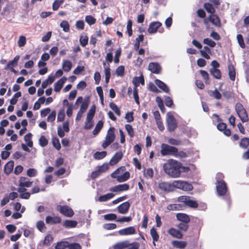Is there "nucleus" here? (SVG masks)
Returning <instances> with one entry per match:
<instances>
[{"label":"nucleus","mask_w":249,"mask_h":249,"mask_svg":"<svg viewBox=\"0 0 249 249\" xmlns=\"http://www.w3.org/2000/svg\"><path fill=\"white\" fill-rule=\"evenodd\" d=\"M239 145L243 149L247 148L249 145V138L247 137L242 138L240 141Z\"/></svg>","instance_id":"44"},{"label":"nucleus","mask_w":249,"mask_h":249,"mask_svg":"<svg viewBox=\"0 0 249 249\" xmlns=\"http://www.w3.org/2000/svg\"><path fill=\"white\" fill-rule=\"evenodd\" d=\"M67 80L66 77L64 76L58 80L54 85V90L56 92H58L62 88L64 83Z\"/></svg>","instance_id":"18"},{"label":"nucleus","mask_w":249,"mask_h":249,"mask_svg":"<svg viewBox=\"0 0 249 249\" xmlns=\"http://www.w3.org/2000/svg\"><path fill=\"white\" fill-rule=\"evenodd\" d=\"M119 232L121 235L133 234L136 233V230L133 227H129L120 230Z\"/></svg>","instance_id":"22"},{"label":"nucleus","mask_w":249,"mask_h":249,"mask_svg":"<svg viewBox=\"0 0 249 249\" xmlns=\"http://www.w3.org/2000/svg\"><path fill=\"white\" fill-rule=\"evenodd\" d=\"M114 196V195L113 193H107V194L100 196L98 198V200L100 202H105L107 201Z\"/></svg>","instance_id":"29"},{"label":"nucleus","mask_w":249,"mask_h":249,"mask_svg":"<svg viewBox=\"0 0 249 249\" xmlns=\"http://www.w3.org/2000/svg\"><path fill=\"white\" fill-rule=\"evenodd\" d=\"M89 104V97H88L87 99L85 98L81 105L80 108L79 110L82 111V112H85L87 110Z\"/></svg>","instance_id":"37"},{"label":"nucleus","mask_w":249,"mask_h":249,"mask_svg":"<svg viewBox=\"0 0 249 249\" xmlns=\"http://www.w3.org/2000/svg\"><path fill=\"white\" fill-rule=\"evenodd\" d=\"M162 24L160 21H153L150 23L147 31L150 34H154L158 31L160 33H162L164 31L163 27H161Z\"/></svg>","instance_id":"8"},{"label":"nucleus","mask_w":249,"mask_h":249,"mask_svg":"<svg viewBox=\"0 0 249 249\" xmlns=\"http://www.w3.org/2000/svg\"><path fill=\"white\" fill-rule=\"evenodd\" d=\"M109 107L115 112L116 115L120 116L121 115V110L118 106L113 102H110L109 105Z\"/></svg>","instance_id":"43"},{"label":"nucleus","mask_w":249,"mask_h":249,"mask_svg":"<svg viewBox=\"0 0 249 249\" xmlns=\"http://www.w3.org/2000/svg\"><path fill=\"white\" fill-rule=\"evenodd\" d=\"M159 188L164 192H170L174 190L173 182L171 184L167 182H160L158 184Z\"/></svg>","instance_id":"11"},{"label":"nucleus","mask_w":249,"mask_h":249,"mask_svg":"<svg viewBox=\"0 0 249 249\" xmlns=\"http://www.w3.org/2000/svg\"><path fill=\"white\" fill-rule=\"evenodd\" d=\"M182 205L180 204H171L167 206V209L169 211H179L182 210Z\"/></svg>","instance_id":"32"},{"label":"nucleus","mask_w":249,"mask_h":249,"mask_svg":"<svg viewBox=\"0 0 249 249\" xmlns=\"http://www.w3.org/2000/svg\"><path fill=\"white\" fill-rule=\"evenodd\" d=\"M199 72L204 80L205 84H209V75L208 72L204 70H201L199 71Z\"/></svg>","instance_id":"41"},{"label":"nucleus","mask_w":249,"mask_h":249,"mask_svg":"<svg viewBox=\"0 0 249 249\" xmlns=\"http://www.w3.org/2000/svg\"><path fill=\"white\" fill-rule=\"evenodd\" d=\"M204 7L207 11V12L211 14V15L213 14L215 12V9L213 7L212 4L206 2L204 4Z\"/></svg>","instance_id":"47"},{"label":"nucleus","mask_w":249,"mask_h":249,"mask_svg":"<svg viewBox=\"0 0 249 249\" xmlns=\"http://www.w3.org/2000/svg\"><path fill=\"white\" fill-rule=\"evenodd\" d=\"M89 37L87 36H81L79 39L80 45L83 47H85L88 43Z\"/></svg>","instance_id":"53"},{"label":"nucleus","mask_w":249,"mask_h":249,"mask_svg":"<svg viewBox=\"0 0 249 249\" xmlns=\"http://www.w3.org/2000/svg\"><path fill=\"white\" fill-rule=\"evenodd\" d=\"M209 20L214 26L217 27L221 26L220 19L217 15L214 14L210 15L209 16Z\"/></svg>","instance_id":"16"},{"label":"nucleus","mask_w":249,"mask_h":249,"mask_svg":"<svg viewBox=\"0 0 249 249\" xmlns=\"http://www.w3.org/2000/svg\"><path fill=\"white\" fill-rule=\"evenodd\" d=\"M125 170L124 166H122L117 169L111 175V177L113 178H116L119 182H124L130 178V173L128 171L124 172Z\"/></svg>","instance_id":"2"},{"label":"nucleus","mask_w":249,"mask_h":249,"mask_svg":"<svg viewBox=\"0 0 249 249\" xmlns=\"http://www.w3.org/2000/svg\"><path fill=\"white\" fill-rule=\"evenodd\" d=\"M129 189V185L127 183H124L115 186L114 187L111 188L110 190L114 192H120L127 191Z\"/></svg>","instance_id":"15"},{"label":"nucleus","mask_w":249,"mask_h":249,"mask_svg":"<svg viewBox=\"0 0 249 249\" xmlns=\"http://www.w3.org/2000/svg\"><path fill=\"white\" fill-rule=\"evenodd\" d=\"M228 74L230 77V79L231 81H234L235 79V69L233 65L232 64H230L228 65Z\"/></svg>","instance_id":"25"},{"label":"nucleus","mask_w":249,"mask_h":249,"mask_svg":"<svg viewBox=\"0 0 249 249\" xmlns=\"http://www.w3.org/2000/svg\"><path fill=\"white\" fill-rule=\"evenodd\" d=\"M114 130L115 128L113 127H110L107 130L105 140L102 144V146L104 149L106 148L115 140V135Z\"/></svg>","instance_id":"6"},{"label":"nucleus","mask_w":249,"mask_h":249,"mask_svg":"<svg viewBox=\"0 0 249 249\" xmlns=\"http://www.w3.org/2000/svg\"><path fill=\"white\" fill-rule=\"evenodd\" d=\"M130 245L128 242L127 241L122 242L120 243H118L116 244L114 247V249H124L127 247H128Z\"/></svg>","instance_id":"33"},{"label":"nucleus","mask_w":249,"mask_h":249,"mask_svg":"<svg viewBox=\"0 0 249 249\" xmlns=\"http://www.w3.org/2000/svg\"><path fill=\"white\" fill-rule=\"evenodd\" d=\"M72 67V63L70 60H65L62 64L63 70L66 72L70 71Z\"/></svg>","instance_id":"40"},{"label":"nucleus","mask_w":249,"mask_h":249,"mask_svg":"<svg viewBox=\"0 0 249 249\" xmlns=\"http://www.w3.org/2000/svg\"><path fill=\"white\" fill-rule=\"evenodd\" d=\"M237 114L242 122L245 123L248 121V116L246 109L238 112Z\"/></svg>","instance_id":"36"},{"label":"nucleus","mask_w":249,"mask_h":249,"mask_svg":"<svg viewBox=\"0 0 249 249\" xmlns=\"http://www.w3.org/2000/svg\"><path fill=\"white\" fill-rule=\"evenodd\" d=\"M210 72L215 79H221L222 75L221 72L220 70L218 69H211L210 70Z\"/></svg>","instance_id":"34"},{"label":"nucleus","mask_w":249,"mask_h":249,"mask_svg":"<svg viewBox=\"0 0 249 249\" xmlns=\"http://www.w3.org/2000/svg\"><path fill=\"white\" fill-rule=\"evenodd\" d=\"M77 222L75 220H66L64 221L63 226L67 228H71L76 227Z\"/></svg>","instance_id":"30"},{"label":"nucleus","mask_w":249,"mask_h":249,"mask_svg":"<svg viewBox=\"0 0 249 249\" xmlns=\"http://www.w3.org/2000/svg\"><path fill=\"white\" fill-rule=\"evenodd\" d=\"M39 143L41 146L45 147L48 144V141L44 136L42 135L39 138Z\"/></svg>","instance_id":"62"},{"label":"nucleus","mask_w":249,"mask_h":249,"mask_svg":"<svg viewBox=\"0 0 249 249\" xmlns=\"http://www.w3.org/2000/svg\"><path fill=\"white\" fill-rule=\"evenodd\" d=\"M32 136V135L30 133L27 134L24 136V140L27 142V145L30 147H32L33 146V142L31 140Z\"/></svg>","instance_id":"49"},{"label":"nucleus","mask_w":249,"mask_h":249,"mask_svg":"<svg viewBox=\"0 0 249 249\" xmlns=\"http://www.w3.org/2000/svg\"><path fill=\"white\" fill-rule=\"evenodd\" d=\"M203 42L204 44L209 45L211 48H213L216 45L215 42L209 38H204Z\"/></svg>","instance_id":"60"},{"label":"nucleus","mask_w":249,"mask_h":249,"mask_svg":"<svg viewBox=\"0 0 249 249\" xmlns=\"http://www.w3.org/2000/svg\"><path fill=\"white\" fill-rule=\"evenodd\" d=\"M95 110L96 107L95 105H93L88 112L86 118V120H87V121L90 122L92 121L93 118L94 116Z\"/></svg>","instance_id":"28"},{"label":"nucleus","mask_w":249,"mask_h":249,"mask_svg":"<svg viewBox=\"0 0 249 249\" xmlns=\"http://www.w3.org/2000/svg\"><path fill=\"white\" fill-rule=\"evenodd\" d=\"M177 220L182 223H189L190 221L189 216L184 213H178L176 214Z\"/></svg>","instance_id":"20"},{"label":"nucleus","mask_w":249,"mask_h":249,"mask_svg":"<svg viewBox=\"0 0 249 249\" xmlns=\"http://www.w3.org/2000/svg\"><path fill=\"white\" fill-rule=\"evenodd\" d=\"M57 209L59 212L66 217H72L74 213L72 209L67 205H58Z\"/></svg>","instance_id":"10"},{"label":"nucleus","mask_w":249,"mask_h":249,"mask_svg":"<svg viewBox=\"0 0 249 249\" xmlns=\"http://www.w3.org/2000/svg\"><path fill=\"white\" fill-rule=\"evenodd\" d=\"M224 175L223 174L219 173L216 175V191L219 196L225 195L227 191L228 187L225 181L223 179Z\"/></svg>","instance_id":"3"},{"label":"nucleus","mask_w":249,"mask_h":249,"mask_svg":"<svg viewBox=\"0 0 249 249\" xmlns=\"http://www.w3.org/2000/svg\"><path fill=\"white\" fill-rule=\"evenodd\" d=\"M132 21L131 20L129 19L127 21V26H126L127 33L129 36H131L132 35L133 31H132Z\"/></svg>","instance_id":"58"},{"label":"nucleus","mask_w":249,"mask_h":249,"mask_svg":"<svg viewBox=\"0 0 249 249\" xmlns=\"http://www.w3.org/2000/svg\"><path fill=\"white\" fill-rule=\"evenodd\" d=\"M133 83L135 86L134 88H137V87L141 84L142 85H144V79L142 75L140 76H135L133 79Z\"/></svg>","instance_id":"24"},{"label":"nucleus","mask_w":249,"mask_h":249,"mask_svg":"<svg viewBox=\"0 0 249 249\" xmlns=\"http://www.w3.org/2000/svg\"><path fill=\"white\" fill-rule=\"evenodd\" d=\"M156 85L160 89L166 93H168L169 91V89L167 86L162 81L159 79H156L155 80Z\"/></svg>","instance_id":"23"},{"label":"nucleus","mask_w":249,"mask_h":249,"mask_svg":"<svg viewBox=\"0 0 249 249\" xmlns=\"http://www.w3.org/2000/svg\"><path fill=\"white\" fill-rule=\"evenodd\" d=\"M63 3V0H55L53 3L52 8L53 11L57 10L60 6Z\"/></svg>","instance_id":"57"},{"label":"nucleus","mask_w":249,"mask_h":249,"mask_svg":"<svg viewBox=\"0 0 249 249\" xmlns=\"http://www.w3.org/2000/svg\"><path fill=\"white\" fill-rule=\"evenodd\" d=\"M65 117V110L64 109H60L57 115V121L58 122H62L64 121Z\"/></svg>","instance_id":"59"},{"label":"nucleus","mask_w":249,"mask_h":249,"mask_svg":"<svg viewBox=\"0 0 249 249\" xmlns=\"http://www.w3.org/2000/svg\"><path fill=\"white\" fill-rule=\"evenodd\" d=\"M150 234L152 237L153 240V244L154 246L156 245L155 243H154L155 241H157L159 239V235L158 233V232L156 230V229L153 227L150 230Z\"/></svg>","instance_id":"35"},{"label":"nucleus","mask_w":249,"mask_h":249,"mask_svg":"<svg viewBox=\"0 0 249 249\" xmlns=\"http://www.w3.org/2000/svg\"><path fill=\"white\" fill-rule=\"evenodd\" d=\"M53 241V236L50 234H48L46 235L45 237V239L44 240L43 244L47 246H49L51 243Z\"/></svg>","instance_id":"55"},{"label":"nucleus","mask_w":249,"mask_h":249,"mask_svg":"<svg viewBox=\"0 0 249 249\" xmlns=\"http://www.w3.org/2000/svg\"><path fill=\"white\" fill-rule=\"evenodd\" d=\"M46 223L47 224L53 225L56 224H59L61 222V218L58 216H47L46 217Z\"/></svg>","instance_id":"17"},{"label":"nucleus","mask_w":249,"mask_h":249,"mask_svg":"<svg viewBox=\"0 0 249 249\" xmlns=\"http://www.w3.org/2000/svg\"><path fill=\"white\" fill-rule=\"evenodd\" d=\"M181 168L182 163L174 160H169L163 166L164 172L170 177L174 178L180 176Z\"/></svg>","instance_id":"1"},{"label":"nucleus","mask_w":249,"mask_h":249,"mask_svg":"<svg viewBox=\"0 0 249 249\" xmlns=\"http://www.w3.org/2000/svg\"><path fill=\"white\" fill-rule=\"evenodd\" d=\"M21 96V93L20 91H18L13 96V98L10 100V103L11 105H15L17 101L18 98Z\"/></svg>","instance_id":"51"},{"label":"nucleus","mask_w":249,"mask_h":249,"mask_svg":"<svg viewBox=\"0 0 249 249\" xmlns=\"http://www.w3.org/2000/svg\"><path fill=\"white\" fill-rule=\"evenodd\" d=\"M52 143L53 146L57 150H59L61 148V145L59 140L57 138H53L52 139Z\"/></svg>","instance_id":"63"},{"label":"nucleus","mask_w":249,"mask_h":249,"mask_svg":"<svg viewBox=\"0 0 249 249\" xmlns=\"http://www.w3.org/2000/svg\"><path fill=\"white\" fill-rule=\"evenodd\" d=\"M33 184V181L27 180V178L24 177H21L19 179V186L21 187H30Z\"/></svg>","instance_id":"21"},{"label":"nucleus","mask_w":249,"mask_h":249,"mask_svg":"<svg viewBox=\"0 0 249 249\" xmlns=\"http://www.w3.org/2000/svg\"><path fill=\"white\" fill-rule=\"evenodd\" d=\"M177 227L180 231L186 232L189 229V225L188 223L180 222L177 225Z\"/></svg>","instance_id":"48"},{"label":"nucleus","mask_w":249,"mask_h":249,"mask_svg":"<svg viewBox=\"0 0 249 249\" xmlns=\"http://www.w3.org/2000/svg\"><path fill=\"white\" fill-rule=\"evenodd\" d=\"M60 26L61 28H63V30L65 32H68L70 31V25L67 21H62L60 23Z\"/></svg>","instance_id":"52"},{"label":"nucleus","mask_w":249,"mask_h":249,"mask_svg":"<svg viewBox=\"0 0 249 249\" xmlns=\"http://www.w3.org/2000/svg\"><path fill=\"white\" fill-rule=\"evenodd\" d=\"M130 204L128 201H125L118 206V211L120 213L125 214L129 209Z\"/></svg>","instance_id":"13"},{"label":"nucleus","mask_w":249,"mask_h":249,"mask_svg":"<svg viewBox=\"0 0 249 249\" xmlns=\"http://www.w3.org/2000/svg\"><path fill=\"white\" fill-rule=\"evenodd\" d=\"M160 153L162 156L167 155L177 156L178 154V149L176 147L170 146L167 144L162 143L161 145Z\"/></svg>","instance_id":"4"},{"label":"nucleus","mask_w":249,"mask_h":249,"mask_svg":"<svg viewBox=\"0 0 249 249\" xmlns=\"http://www.w3.org/2000/svg\"><path fill=\"white\" fill-rule=\"evenodd\" d=\"M86 22L89 25L94 24L96 22V19L92 16H87L85 18Z\"/></svg>","instance_id":"56"},{"label":"nucleus","mask_w":249,"mask_h":249,"mask_svg":"<svg viewBox=\"0 0 249 249\" xmlns=\"http://www.w3.org/2000/svg\"><path fill=\"white\" fill-rule=\"evenodd\" d=\"M237 39L240 47L243 49L245 48L246 45L244 43L243 37L241 34H238L237 35Z\"/></svg>","instance_id":"54"},{"label":"nucleus","mask_w":249,"mask_h":249,"mask_svg":"<svg viewBox=\"0 0 249 249\" xmlns=\"http://www.w3.org/2000/svg\"><path fill=\"white\" fill-rule=\"evenodd\" d=\"M122 53V50L121 48H119L115 52V57L114 59V62L115 64H118L120 61V57Z\"/></svg>","instance_id":"61"},{"label":"nucleus","mask_w":249,"mask_h":249,"mask_svg":"<svg viewBox=\"0 0 249 249\" xmlns=\"http://www.w3.org/2000/svg\"><path fill=\"white\" fill-rule=\"evenodd\" d=\"M14 162L13 160H10L4 166V172L6 175H9L13 171Z\"/></svg>","instance_id":"27"},{"label":"nucleus","mask_w":249,"mask_h":249,"mask_svg":"<svg viewBox=\"0 0 249 249\" xmlns=\"http://www.w3.org/2000/svg\"><path fill=\"white\" fill-rule=\"evenodd\" d=\"M104 122L102 120L99 121L96 124L95 127L92 131V133L94 135H96L101 131L103 127Z\"/></svg>","instance_id":"31"},{"label":"nucleus","mask_w":249,"mask_h":249,"mask_svg":"<svg viewBox=\"0 0 249 249\" xmlns=\"http://www.w3.org/2000/svg\"><path fill=\"white\" fill-rule=\"evenodd\" d=\"M156 101L157 103L158 107L161 110V112L164 113L166 111V109L163 105L162 99L160 97L158 96L156 98Z\"/></svg>","instance_id":"39"},{"label":"nucleus","mask_w":249,"mask_h":249,"mask_svg":"<svg viewBox=\"0 0 249 249\" xmlns=\"http://www.w3.org/2000/svg\"><path fill=\"white\" fill-rule=\"evenodd\" d=\"M167 232L172 237L178 239H181L183 237V234L179 230H177L174 228L169 229Z\"/></svg>","instance_id":"19"},{"label":"nucleus","mask_w":249,"mask_h":249,"mask_svg":"<svg viewBox=\"0 0 249 249\" xmlns=\"http://www.w3.org/2000/svg\"><path fill=\"white\" fill-rule=\"evenodd\" d=\"M107 153L106 151L96 152L94 155L93 157L96 160H101L107 156Z\"/></svg>","instance_id":"42"},{"label":"nucleus","mask_w":249,"mask_h":249,"mask_svg":"<svg viewBox=\"0 0 249 249\" xmlns=\"http://www.w3.org/2000/svg\"><path fill=\"white\" fill-rule=\"evenodd\" d=\"M69 243L67 241H61L57 243L55 246V249H65L68 248Z\"/></svg>","instance_id":"45"},{"label":"nucleus","mask_w":249,"mask_h":249,"mask_svg":"<svg viewBox=\"0 0 249 249\" xmlns=\"http://www.w3.org/2000/svg\"><path fill=\"white\" fill-rule=\"evenodd\" d=\"M153 169L151 168H149L144 170L143 175L146 178H151L153 177Z\"/></svg>","instance_id":"50"},{"label":"nucleus","mask_w":249,"mask_h":249,"mask_svg":"<svg viewBox=\"0 0 249 249\" xmlns=\"http://www.w3.org/2000/svg\"><path fill=\"white\" fill-rule=\"evenodd\" d=\"M172 244L177 249H183L186 247L187 243L183 241L174 240L172 242Z\"/></svg>","instance_id":"26"},{"label":"nucleus","mask_w":249,"mask_h":249,"mask_svg":"<svg viewBox=\"0 0 249 249\" xmlns=\"http://www.w3.org/2000/svg\"><path fill=\"white\" fill-rule=\"evenodd\" d=\"M26 43V39L25 36H19L18 44L19 47H22L25 46Z\"/></svg>","instance_id":"64"},{"label":"nucleus","mask_w":249,"mask_h":249,"mask_svg":"<svg viewBox=\"0 0 249 249\" xmlns=\"http://www.w3.org/2000/svg\"><path fill=\"white\" fill-rule=\"evenodd\" d=\"M19 59V55H16L14 59L10 61L7 64L6 67L5 68V69H7V68H10V67H15L16 65H17Z\"/></svg>","instance_id":"38"},{"label":"nucleus","mask_w":249,"mask_h":249,"mask_svg":"<svg viewBox=\"0 0 249 249\" xmlns=\"http://www.w3.org/2000/svg\"><path fill=\"white\" fill-rule=\"evenodd\" d=\"M178 200L179 202L183 203L186 206L191 208L196 209L198 206L197 202L195 200L191 199V197L190 196H179Z\"/></svg>","instance_id":"7"},{"label":"nucleus","mask_w":249,"mask_h":249,"mask_svg":"<svg viewBox=\"0 0 249 249\" xmlns=\"http://www.w3.org/2000/svg\"><path fill=\"white\" fill-rule=\"evenodd\" d=\"M173 186L175 188L184 191H190L194 188L193 186L191 183H190L187 181L180 180L174 181Z\"/></svg>","instance_id":"5"},{"label":"nucleus","mask_w":249,"mask_h":249,"mask_svg":"<svg viewBox=\"0 0 249 249\" xmlns=\"http://www.w3.org/2000/svg\"><path fill=\"white\" fill-rule=\"evenodd\" d=\"M123 156V153L121 151L116 152L109 161L110 165L113 166L118 163L122 160Z\"/></svg>","instance_id":"12"},{"label":"nucleus","mask_w":249,"mask_h":249,"mask_svg":"<svg viewBox=\"0 0 249 249\" xmlns=\"http://www.w3.org/2000/svg\"><path fill=\"white\" fill-rule=\"evenodd\" d=\"M148 70L153 73L158 74L160 72L161 68L159 63L151 62L149 64Z\"/></svg>","instance_id":"14"},{"label":"nucleus","mask_w":249,"mask_h":249,"mask_svg":"<svg viewBox=\"0 0 249 249\" xmlns=\"http://www.w3.org/2000/svg\"><path fill=\"white\" fill-rule=\"evenodd\" d=\"M167 128L169 132H173L178 127L177 120L172 115L167 114L166 118Z\"/></svg>","instance_id":"9"},{"label":"nucleus","mask_w":249,"mask_h":249,"mask_svg":"<svg viewBox=\"0 0 249 249\" xmlns=\"http://www.w3.org/2000/svg\"><path fill=\"white\" fill-rule=\"evenodd\" d=\"M125 128L127 132L128 135L131 138H133L134 136L135 132L132 125L130 124H126L125 125Z\"/></svg>","instance_id":"46"}]
</instances>
